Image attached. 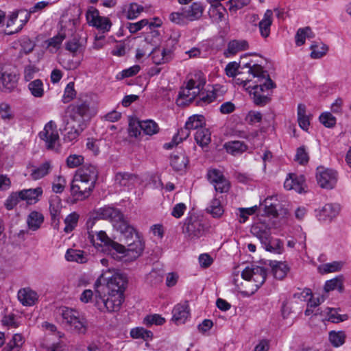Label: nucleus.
<instances>
[{
	"label": "nucleus",
	"instance_id": "obj_53",
	"mask_svg": "<svg viewBox=\"0 0 351 351\" xmlns=\"http://www.w3.org/2000/svg\"><path fill=\"white\" fill-rule=\"evenodd\" d=\"M0 117L5 121H10L14 118V112L8 104L5 102L0 104Z\"/></svg>",
	"mask_w": 351,
	"mask_h": 351
},
{
	"label": "nucleus",
	"instance_id": "obj_15",
	"mask_svg": "<svg viewBox=\"0 0 351 351\" xmlns=\"http://www.w3.org/2000/svg\"><path fill=\"white\" fill-rule=\"evenodd\" d=\"M204 232V226L202 221L197 217H191L186 220L184 223V232H186L191 239L202 237Z\"/></svg>",
	"mask_w": 351,
	"mask_h": 351
},
{
	"label": "nucleus",
	"instance_id": "obj_19",
	"mask_svg": "<svg viewBox=\"0 0 351 351\" xmlns=\"http://www.w3.org/2000/svg\"><path fill=\"white\" fill-rule=\"evenodd\" d=\"M98 171L97 168L90 164L84 165L82 167L77 169L75 176L78 177L82 180H85L95 184L97 179Z\"/></svg>",
	"mask_w": 351,
	"mask_h": 351
},
{
	"label": "nucleus",
	"instance_id": "obj_41",
	"mask_svg": "<svg viewBox=\"0 0 351 351\" xmlns=\"http://www.w3.org/2000/svg\"><path fill=\"white\" fill-rule=\"evenodd\" d=\"M185 124L186 128H189L191 130H198L199 129L204 128V125H205V118L201 114H194L188 119Z\"/></svg>",
	"mask_w": 351,
	"mask_h": 351
},
{
	"label": "nucleus",
	"instance_id": "obj_28",
	"mask_svg": "<svg viewBox=\"0 0 351 351\" xmlns=\"http://www.w3.org/2000/svg\"><path fill=\"white\" fill-rule=\"evenodd\" d=\"M188 162V158L183 152L173 154L171 156V166L176 171L184 170L186 167Z\"/></svg>",
	"mask_w": 351,
	"mask_h": 351
},
{
	"label": "nucleus",
	"instance_id": "obj_48",
	"mask_svg": "<svg viewBox=\"0 0 351 351\" xmlns=\"http://www.w3.org/2000/svg\"><path fill=\"white\" fill-rule=\"evenodd\" d=\"M65 48L67 51L75 54L77 52H80L82 50L83 45L80 42L78 37L74 36L73 38L69 40L65 44Z\"/></svg>",
	"mask_w": 351,
	"mask_h": 351
},
{
	"label": "nucleus",
	"instance_id": "obj_9",
	"mask_svg": "<svg viewBox=\"0 0 351 351\" xmlns=\"http://www.w3.org/2000/svg\"><path fill=\"white\" fill-rule=\"evenodd\" d=\"M39 136L45 141L47 149L58 151L60 138L56 124L53 121H50L45 125L43 130L40 132Z\"/></svg>",
	"mask_w": 351,
	"mask_h": 351
},
{
	"label": "nucleus",
	"instance_id": "obj_23",
	"mask_svg": "<svg viewBox=\"0 0 351 351\" xmlns=\"http://www.w3.org/2000/svg\"><path fill=\"white\" fill-rule=\"evenodd\" d=\"M172 51L169 49H163L160 50L156 47L153 51H151V56L153 62L155 64H161L169 62L172 58Z\"/></svg>",
	"mask_w": 351,
	"mask_h": 351
},
{
	"label": "nucleus",
	"instance_id": "obj_56",
	"mask_svg": "<svg viewBox=\"0 0 351 351\" xmlns=\"http://www.w3.org/2000/svg\"><path fill=\"white\" fill-rule=\"evenodd\" d=\"M207 178L208 181L214 185L221 180L225 178L222 171L217 169H209L207 172Z\"/></svg>",
	"mask_w": 351,
	"mask_h": 351
},
{
	"label": "nucleus",
	"instance_id": "obj_34",
	"mask_svg": "<svg viewBox=\"0 0 351 351\" xmlns=\"http://www.w3.org/2000/svg\"><path fill=\"white\" fill-rule=\"evenodd\" d=\"M269 265L274 278L278 280L283 279L289 271V267L285 263L271 261Z\"/></svg>",
	"mask_w": 351,
	"mask_h": 351
},
{
	"label": "nucleus",
	"instance_id": "obj_17",
	"mask_svg": "<svg viewBox=\"0 0 351 351\" xmlns=\"http://www.w3.org/2000/svg\"><path fill=\"white\" fill-rule=\"evenodd\" d=\"M64 123L65 124L64 141L71 143L76 141L85 126L78 125L76 123L67 119L64 120Z\"/></svg>",
	"mask_w": 351,
	"mask_h": 351
},
{
	"label": "nucleus",
	"instance_id": "obj_60",
	"mask_svg": "<svg viewBox=\"0 0 351 351\" xmlns=\"http://www.w3.org/2000/svg\"><path fill=\"white\" fill-rule=\"evenodd\" d=\"M20 200L21 199L19 192L12 193L5 200L4 205L8 210H12Z\"/></svg>",
	"mask_w": 351,
	"mask_h": 351
},
{
	"label": "nucleus",
	"instance_id": "obj_18",
	"mask_svg": "<svg viewBox=\"0 0 351 351\" xmlns=\"http://www.w3.org/2000/svg\"><path fill=\"white\" fill-rule=\"evenodd\" d=\"M284 186L287 190H295L299 193L304 192L305 178L303 175L289 174L285 181Z\"/></svg>",
	"mask_w": 351,
	"mask_h": 351
},
{
	"label": "nucleus",
	"instance_id": "obj_45",
	"mask_svg": "<svg viewBox=\"0 0 351 351\" xmlns=\"http://www.w3.org/2000/svg\"><path fill=\"white\" fill-rule=\"evenodd\" d=\"M324 291L329 292L337 289L339 292L343 290V277L338 276L331 280H327L324 285Z\"/></svg>",
	"mask_w": 351,
	"mask_h": 351
},
{
	"label": "nucleus",
	"instance_id": "obj_55",
	"mask_svg": "<svg viewBox=\"0 0 351 351\" xmlns=\"http://www.w3.org/2000/svg\"><path fill=\"white\" fill-rule=\"evenodd\" d=\"M143 10L144 8L142 5L136 3H132L129 5L126 16L128 19H134L139 16Z\"/></svg>",
	"mask_w": 351,
	"mask_h": 351
},
{
	"label": "nucleus",
	"instance_id": "obj_8",
	"mask_svg": "<svg viewBox=\"0 0 351 351\" xmlns=\"http://www.w3.org/2000/svg\"><path fill=\"white\" fill-rule=\"evenodd\" d=\"M95 247L101 246L105 247L113 258H117V253H123L125 250V246L111 240L106 233L102 230H95V241L90 242Z\"/></svg>",
	"mask_w": 351,
	"mask_h": 351
},
{
	"label": "nucleus",
	"instance_id": "obj_36",
	"mask_svg": "<svg viewBox=\"0 0 351 351\" xmlns=\"http://www.w3.org/2000/svg\"><path fill=\"white\" fill-rule=\"evenodd\" d=\"M137 126L147 135H153L158 132L159 127L153 120L137 121Z\"/></svg>",
	"mask_w": 351,
	"mask_h": 351
},
{
	"label": "nucleus",
	"instance_id": "obj_30",
	"mask_svg": "<svg viewBox=\"0 0 351 351\" xmlns=\"http://www.w3.org/2000/svg\"><path fill=\"white\" fill-rule=\"evenodd\" d=\"M226 152L233 156L241 154L247 150V145L243 141H232L226 142L224 145Z\"/></svg>",
	"mask_w": 351,
	"mask_h": 351
},
{
	"label": "nucleus",
	"instance_id": "obj_39",
	"mask_svg": "<svg viewBox=\"0 0 351 351\" xmlns=\"http://www.w3.org/2000/svg\"><path fill=\"white\" fill-rule=\"evenodd\" d=\"M23 343V337L21 334H14L1 351H20Z\"/></svg>",
	"mask_w": 351,
	"mask_h": 351
},
{
	"label": "nucleus",
	"instance_id": "obj_40",
	"mask_svg": "<svg viewBox=\"0 0 351 351\" xmlns=\"http://www.w3.org/2000/svg\"><path fill=\"white\" fill-rule=\"evenodd\" d=\"M43 221L44 217L43 214L33 211L29 215L27 218L28 227L30 230L35 231L40 227Z\"/></svg>",
	"mask_w": 351,
	"mask_h": 351
},
{
	"label": "nucleus",
	"instance_id": "obj_29",
	"mask_svg": "<svg viewBox=\"0 0 351 351\" xmlns=\"http://www.w3.org/2000/svg\"><path fill=\"white\" fill-rule=\"evenodd\" d=\"M252 234L256 236L261 243H266L271 237L270 228L263 223H258L252 228Z\"/></svg>",
	"mask_w": 351,
	"mask_h": 351
},
{
	"label": "nucleus",
	"instance_id": "obj_57",
	"mask_svg": "<svg viewBox=\"0 0 351 351\" xmlns=\"http://www.w3.org/2000/svg\"><path fill=\"white\" fill-rule=\"evenodd\" d=\"M257 210V206H254L250 208H240L239 209V221L241 223H243L247 221L248 219V217L250 215H253L255 213L256 210Z\"/></svg>",
	"mask_w": 351,
	"mask_h": 351
},
{
	"label": "nucleus",
	"instance_id": "obj_1",
	"mask_svg": "<svg viewBox=\"0 0 351 351\" xmlns=\"http://www.w3.org/2000/svg\"><path fill=\"white\" fill-rule=\"evenodd\" d=\"M244 65L248 67V73L252 75L254 77H257L259 82L258 84L254 86L250 90L254 103L259 106L267 105L271 100L269 90L275 88V84L269 77L267 72L264 71L260 64L252 66L251 62H247Z\"/></svg>",
	"mask_w": 351,
	"mask_h": 351
},
{
	"label": "nucleus",
	"instance_id": "obj_10",
	"mask_svg": "<svg viewBox=\"0 0 351 351\" xmlns=\"http://www.w3.org/2000/svg\"><path fill=\"white\" fill-rule=\"evenodd\" d=\"M241 276L248 281H253L256 289H258L265 281L267 276L266 269L255 265H251L245 268Z\"/></svg>",
	"mask_w": 351,
	"mask_h": 351
},
{
	"label": "nucleus",
	"instance_id": "obj_51",
	"mask_svg": "<svg viewBox=\"0 0 351 351\" xmlns=\"http://www.w3.org/2000/svg\"><path fill=\"white\" fill-rule=\"evenodd\" d=\"M311 57L313 59H319L323 57L328 51L327 45L321 43L320 45H312L311 46Z\"/></svg>",
	"mask_w": 351,
	"mask_h": 351
},
{
	"label": "nucleus",
	"instance_id": "obj_31",
	"mask_svg": "<svg viewBox=\"0 0 351 351\" xmlns=\"http://www.w3.org/2000/svg\"><path fill=\"white\" fill-rule=\"evenodd\" d=\"M152 35H147L146 37L139 45V47L143 52L147 53L148 56L151 54V51H153L154 49L156 47L157 43L154 40H158V34L157 32L154 31L151 32Z\"/></svg>",
	"mask_w": 351,
	"mask_h": 351
},
{
	"label": "nucleus",
	"instance_id": "obj_37",
	"mask_svg": "<svg viewBox=\"0 0 351 351\" xmlns=\"http://www.w3.org/2000/svg\"><path fill=\"white\" fill-rule=\"evenodd\" d=\"M136 177L132 173L119 172L116 174L115 182L121 186L130 187L133 185Z\"/></svg>",
	"mask_w": 351,
	"mask_h": 351
},
{
	"label": "nucleus",
	"instance_id": "obj_16",
	"mask_svg": "<svg viewBox=\"0 0 351 351\" xmlns=\"http://www.w3.org/2000/svg\"><path fill=\"white\" fill-rule=\"evenodd\" d=\"M62 208L61 199L57 195L51 196L49 199V213L51 224L56 229L59 228Z\"/></svg>",
	"mask_w": 351,
	"mask_h": 351
},
{
	"label": "nucleus",
	"instance_id": "obj_42",
	"mask_svg": "<svg viewBox=\"0 0 351 351\" xmlns=\"http://www.w3.org/2000/svg\"><path fill=\"white\" fill-rule=\"evenodd\" d=\"M196 143L201 147L208 145L210 142V132L207 128H203L197 130L195 134Z\"/></svg>",
	"mask_w": 351,
	"mask_h": 351
},
{
	"label": "nucleus",
	"instance_id": "obj_2",
	"mask_svg": "<svg viewBox=\"0 0 351 351\" xmlns=\"http://www.w3.org/2000/svg\"><path fill=\"white\" fill-rule=\"evenodd\" d=\"M57 319L68 330L77 334H85L88 329V322L80 313L67 306L60 307L56 312Z\"/></svg>",
	"mask_w": 351,
	"mask_h": 351
},
{
	"label": "nucleus",
	"instance_id": "obj_61",
	"mask_svg": "<svg viewBox=\"0 0 351 351\" xmlns=\"http://www.w3.org/2000/svg\"><path fill=\"white\" fill-rule=\"evenodd\" d=\"M148 24L149 25L150 29L152 28V26H154V24L152 23H149L148 20L143 19L136 23H129L128 28L131 33L134 34L136 33L138 31L141 30L143 27Z\"/></svg>",
	"mask_w": 351,
	"mask_h": 351
},
{
	"label": "nucleus",
	"instance_id": "obj_62",
	"mask_svg": "<svg viewBox=\"0 0 351 351\" xmlns=\"http://www.w3.org/2000/svg\"><path fill=\"white\" fill-rule=\"evenodd\" d=\"M295 160L300 165H304L308 162V154L304 146L300 147L297 149Z\"/></svg>",
	"mask_w": 351,
	"mask_h": 351
},
{
	"label": "nucleus",
	"instance_id": "obj_6",
	"mask_svg": "<svg viewBox=\"0 0 351 351\" xmlns=\"http://www.w3.org/2000/svg\"><path fill=\"white\" fill-rule=\"evenodd\" d=\"M68 118L66 119L85 126V121L90 116V102L80 99L67 108Z\"/></svg>",
	"mask_w": 351,
	"mask_h": 351
},
{
	"label": "nucleus",
	"instance_id": "obj_11",
	"mask_svg": "<svg viewBox=\"0 0 351 351\" xmlns=\"http://www.w3.org/2000/svg\"><path fill=\"white\" fill-rule=\"evenodd\" d=\"M121 233L125 237V243L128 246V248H125L124 252L121 254H125V256H131L134 258L138 257L144 250V243L136 230H134V232L132 235H128V233L125 232Z\"/></svg>",
	"mask_w": 351,
	"mask_h": 351
},
{
	"label": "nucleus",
	"instance_id": "obj_13",
	"mask_svg": "<svg viewBox=\"0 0 351 351\" xmlns=\"http://www.w3.org/2000/svg\"><path fill=\"white\" fill-rule=\"evenodd\" d=\"M316 178L318 184L327 189L334 188L337 183V172L332 169L318 167L317 169Z\"/></svg>",
	"mask_w": 351,
	"mask_h": 351
},
{
	"label": "nucleus",
	"instance_id": "obj_25",
	"mask_svg": "<svg viewBox=\"0 0 351 351\" xmlns=\"http://www.w3.org/2000/svg\"><path fill=\"white\" fill-rule=\"evenodd\" d=\"M21 199L25 200L29 204H36L39 200V197L43 194V189L37 187L35 189H23L19 191Z\"/></svg>",
	"mask_w": 351,
	"mask_h": 351
},
{
	"label": "nucleus",
	"instance_id": "obj_38",
	"mask_svg": "<svg viewBox=\"0 0 351 351\" xmlns=\"http://www.w3.org/2000/svg\"><path fill=\"white\" fill-rule=\"evenodd\" d=\"M65 258L68 261H73L78 263H84L87 261V258L84 251L72 248L67 250Z\"/></svg>",
	"mask_w": 351,
	"mask_h": 351
},
{
	"label": "nucleus",
	"instance_id": "obj_50",
	"mask_svg": "<svg viewBox=\"0 0 351 351\" xmlns=\"http://www.w3.org/2000/svg\"><path fill=\"white\" fill-rule=\"evenodd\" d=\"M130 335L134 339L141 338L144 340H147L152 338L153 333L152 331L147 330L142 327H138L131 330Z\"/></svg>",
	"mask_w": 351,
	"mask_h": 351
},
{
	"label": "nucleus",
	"instance_id": "obj_21",
	"mask_svg": "<svg viewBox=\"0 0 351 351\" xmlns=\"http://www.w3.org/2000/svg\"><path fill=\"white\" fill-rule=\"evenodd\" d=\"M172 319L176 324H184L189 316V308L187 302L177 304L172 311Z\"/></svg>",
	"mask_w": 351,
	"mask_h": 351
},
{
	"label": "nucleus",
	"instance_id": "obj_7",
	"mask_svg": "<svg viewBox=\"0 0 351 351\" xmlns=\"http://www.w3.org/2000/svg\"><path fill=\"white\" fill-rule=\"evenodd\" d=\"M205 84V80H199L197 82L194 79L188 81L186 87L182 88L179 92L177 104L179 106L186 105L193 101Z\"/></svg>",
	"mask_w": 351,
	"mask_h": 351
},
{
	"label": "nucleus",
	"instance_id": "obj_64",
	"mask_svg": "<svg viewBox=\"0 0 351 351\" xmlns=\"http://www.w3.org/2000/svg\"><path fill=\"white\" fill-rule=\"evenodd\" d=\"M165 319L163 317H162L160 315H157V314L147 316L144 319V324H145L147 326L152 325V324H156V325L160 326V325H162L165 323Z\"/></svg>",
	"mask_w": 351,
	"mask_h": 351
},
{
	"label": "nucleus",
	"instance_id": "obj_43",
	"mask_svg": "<svg viewBox=\"0 0 351 351\" xmlns=\"http://www.w3.org/2000/svg\"><path fill=\"white\" fill-rule=\"evenodd\" d=\"M206 211L215 218L220 217L224 212L220 200L215 197L210 201Z\"/></svg>",
	"mask_w": 351,
	"mask_h": 351
},
{
	"label": "nucleus",
	"instance_id": "obj_63",
	"mask_svg": "<svg viewBox=\"0 0 351 351\" xmlns=\"http://www.w3.org/2000/svg\"><path fill=\"white\" fill-rule=\"evenodd\" d=\"M84 162V157L81 155H70L66 159L67 166L70 168H75Z\"/></svg>",
	"mask_w": 351,
	"mask_h": 351
},
{
	"label": "nucleus",
	"instance_id": "obj_59",
	"mask_svg": "<svg viewBox=\"0 0 351 351\" xmlns=\"http://www.w3.org/2000/svg\"><path fill=\"white\" fill-rule=\"evenodd\" d=\"M141 70L139 65H134L128 69L123 70L117 75V79H123L125 77H130L136 75Z\"/></svg>",
	"mask_w": 351,
	"mask_h": 351
},
{
	"label": "nucleus",
	"instance_id": "obj_35",
	"mask_svg": "<svg viewBox=\"0 0 351 351\" xmlns=\"http://www.w3.org/2000/svg\"><path fill=\"white\" fill-rule=\"evenodd\" d=\"M49 5L47 1H39L36 3L33 7H32L29 11L24 10L21 13H24V19H21V24L20 27L16 30V32L20 31L23 26L29 21L30 14L36 12L40 11Z\"/></svg>",
	"mask_w": 351,
	"mask_h": 351
},
{
	"label": "nucleus",
	"instance_id": "obj_46",
	"mask_svg": "<svg viewBox=\"0 0 351 351\" xmlns=\"http://www.w3.org/2000/svg\"><path fill=\"white\" fill-rule=\"evenodd\" d=\"M28 88L35 97H41L44 94L43 83L39 80H35L28 84Z\"/></svg>",
	"mask_w": 351,
	"mask_h": 351
},
{
	"label": "nucleus",
	"instance_id": "obj_58",
	"mask_svg": "<svg viewBox=\"0 0 351 351\" xmlns=\"http://www.w3.org/2000/svg\"><path fill=\"white\" fill-rule=\"evenodd\" d=\"M320 122L326 128H332L336 124V118L330 112H324L319 116Z\"/></svg>",
	"mask_w": 351,
	"mask_h": 351
},
{
	"label": "nucleus",
	"instance_id": "obj_26",
	"mask_svg": "<svg viewBox=\"0 0 351 351\" xmlns=\"http://www.w3.org/2000/svg\"><path fill=\"white\" fill-rule=\"evenodd\" d=\"M248 47V43L245 40H232L228 43L224 55L226 57L234 56L241 51L247 49Z\"/></svg>",
	"mask_w": 351,
	"mask_h": 351
},
{
	"label": "nucleus",
	"instance_id": "obj_52",
	"mask_svg": "<svg viewBox=\"0 0 351 351\" xmlns=\"http://www.w3.org/2000/svg\"><path fill=\"white\" fill-rule=\"evenodd\" d=\"M329 339L334 346L339 347L344 343L346 335L342 331H331L329 333Z\"/></svg>",
	"mask_w": 351,
	"mask_h": 351
},
{
	"label": "nucleus",
	"instance_id": "obj_32",
	"mask_svg": "<svg viewBox=\"0 0 351 351\" xmlns=\"http://www.w3.org/2000/svg\"><path fill=\"white\" fill-rule=\"evenodd\" d=\"M227 10L223 5H210L208 10V14L213 21L219 23L226 19V14Z\"/></svg>",
	"mask_w": 351,
	"mask_h": 351
},
{
	"label": "nucleus",
	"instance_id": "obj_33",
	"mask_svg": "<svg viewBox=\"0 0 351 351\" xmlns=\"http://www.w3.org/2000/svg\"><path fill=\"white\" fill-rule=\"evenodd\" d=\"M51 169L49 161H46L37 167L31 169L30 176L33 180H39L48 175Z\"/></svg>",
	"mask_w": 351,
	"mask_h": 351
},
{
	"label": "nucleus",
	"instance_id": "obj_49",
	"mask_svg": "<svg viewBox=\"0 0 351 351\" xmlns=\"http://www.w3.org/2000/svg\"><path fill=\"white\" fill-rule=\"evenodd\" d=\"M264 248L269 252L280 253L282 243L279 239H274L271 237L267 239L266 243H261Z\"/></svg>",
	"mask_w": 351,
	"mask_h": 351
},
{
	"label": "nucleus",
	"instance_id": "obj_14",
	"mask_svg": "<svg viewBox=\"0 0 351 351\" xmlns=\"http://www.w3.org/2000/svg\"><path fill=\"white\" fill-rule=\"evenodd\" d=\"M86 19L89 25L96 27L104 32H108L112 23L110 19L99 15L97 10L88 11L86 14Z\"/></svg>",
	"mask_w": 351,
	"mask_h": 351
},
{
	"label": "nucleus",
	"instance_id": "obj_54",
	"mask_svg": "<svg viewBox=\"0 0 351 351\" xmlns=\"http://www.w3.org/2000/svg\"><path fill=\"white\" fill-rule=\"evenodd\" d=\"M251 0H229L226 5L230 12H236L238 10L243 8L250 4Z\"/></svg>",
	"mask_w": 351,
	"mask_h": 351
},
{
	"label": "nucleus",
	"instance_id": "obj_24",
	"mask_svg": "<svg viewBox=\"0 0 351 351\" xmlns=\"http://www.w3.org/2000/svg\"><path fill=\"white\" fill-rule=\"evenodd\" d=\"M340 210L339 205L336 204H326L319 211L318 217L319 221L331 220L336 217Z\"/></svg>",
	"mask_w": 351,
	"mask_h": 351
},
{
	"label": "nucleus",
	"instance_id": "obj_44",
	"mask_svg": "<svg viewBox=\"0 0 351 351\" xmlns=\"http://www.w3.org/2000/svg\"><path fill=\"white\" fill-rule=\"evenodd\" d=\"M65 39V34L59 33L58 35L47 40L45 43L47 44V49L51 53L56 52L60 49L62 41Z\"/></svg>",
	"mask_w": 351,
	"mask_h": 351
},
{
	"label": "nucleus",
	"instance_id": "obj_4",
	"mask_svg": "<svg viewBox=\"0 0 351 351\" xmlns=\"http://www.w3.org/2000/svg\"><path fill=\"white\" fill-rule=\"evenodd\" d=\"M96 218L110 221L113 227L120 232L132 235L134 228L128 224L122 212L113 206H105L95 210Z\"/></svg>",
	"mask_w": 351,
	"mask_h": 351
},
{
	"label": "nucleus",
	"instance_id": "obj_12",
	"mask_svg": "<svg viewBox=\"0 0 351 351\" xmlns=\"http://www.w3.org/2000/svg\"><path fill=\"white\" fill-rule=\"evenodd\" d=\"M94 187V184L74 176L71 186V195L77 199L82 200L90 195Z\"/></svg>",
	"mask_w": 351,
	"mask_h": 351
},
{
	"label": "nucleus",
	"instance_id": "obj_47",
	"mask_svg": "<svg viewBox=\"0 0 351 351\" xmlns=\"http://www.w3.org/2000/svg\"><path fill=\"white\" fill-rule=\"evenodd\" d=\"M79 219V215L76 213H72L69 214L64 219L65 227L64 228V231L66 233H69L74 230V228L77 226V222Z\"/></svg>",
	"mask_w": 351,
	"mask_h": 351
},
{
	"label": "nucleus",
	"instance_id": "obj_20",
	"mask_svg": "<svg viewBox=\"0 0 351 351\" xmlns=\"http://www.w3.org/2000/svg\"><path fill=\"white\" fill-rule=\"evenodd\" d=\"M17 297L19 302L27 306H33L38 298L37 293L29 287L19 289Z\"/></svg>",
	"mask_w": 351,
	"mask_h": 351
},
{
	"label": "nucleus",
	"instance_id": "obj_5",
	"mask_svg": "<svg viewBox=\"0 0 351 351\" xmlns=\"http://www.w3.org/2000/svg\"><path fill=\"white\" fill-rule=\"evenodd\" d=\"M124 300V296L121 293L116 294L109 292L108 295H102V289H96L95 295V305L101 312H117L119 311Z\"/></svg>",
	"mask_w": 351,
	"mask_h": 351
},
{
	"label": "nucleus",
	"instance_id": "obj_27",
	"mask_svg": "<svg viewBox=\"0 0 351 351\" xmlns=\"http://www.w3.org/2000/svg\"><path fill=\"white\" fill-rule=\"evenodd\" d=\"M273 12L267 10L263 19L258 23L259 31L263 38H267L270 34V27L272 24Z\"/></svg>",
	"mask_w": 351,
	"mask_h": 351
},
{
	"label": "nucleus",
	"instance_id": "obj_3",
	"mask_svg": "<svg viewBox=\"0 0 351 351\" xmlns=\"http://www.w3.org/2000/svg\"><path fill=\"white\" fill-rule=\"evenodd\" d=\"M128 283L126 275L118 269H108L103 270L102 274L95 282L96 289H102L101 286L106 285L109 292L123 295Z\"/></svg>",
	"mask_w": 351,
	"mask_h": 351
},
{
	"label": "nucleus",
	"instance_id": "obj_22",
	"mask_svg": "<svg viewBox=\"0 0 351 351\" xmlns=\"http://www.w3.org/2000/svg\"><path fill=\"white\" fill-rule=\"evenodd\" d=\"M183 10L186 19L193 21L201 18L204 8L200 2H193L191 5L184 8Z\"/></svg>",
	"mask_w": 351,
	"mask_h": 351
}]
</instances>
